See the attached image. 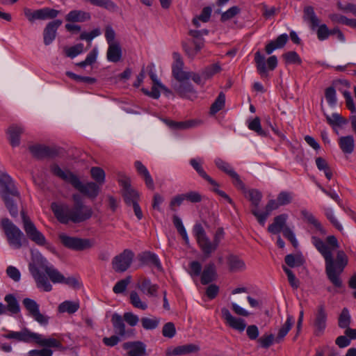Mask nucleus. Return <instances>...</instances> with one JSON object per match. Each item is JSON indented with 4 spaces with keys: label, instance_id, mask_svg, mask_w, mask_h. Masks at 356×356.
Segmentation results:
<instances>
[{
    "label": "nucleus",
    "instance_id": "24",
    "mask_svg": "<svg viewBox=\"0 0 356 356\" xmlns=\"http://www.w3.org/2000/svg\"><path fill=\"white\" fill-rule=\"evenodd\" d=\"M62 23V20L55 19L46 25L43 31V40L45 45H49L55 40L57 29Z\"/></svg>",
    "mask_w": 356,
    "mask_h": 356
},
{
    "label": "nucleus",
    "instance_id": "54",
    "mask_svg": "<svg viewBox=\"0 0 356 356\" xmlns=\"http://www.w3.org/2000/svg\"><path fill=\"white\" fill-rule=\"evenodd\" d=\"M83 51V44L81 43L77 44L74 46L64 48L65 55L70 58H74L77 55L82 53Z\"/></svg>",
    "mask_w": 356,
    "mask_h": 356
},
{
    "label": "nucleus",
    "instance_id": "6",
    "mask_svg": "<svg viewBox=\"0 0 356 356\" xmlns=\"http://www.w3.org/2000/svg\"><path fill=\"white\" fill-rule=\"evenodd\" d=\"M1 226L10 247L15 249H19L22 247L24 243H28L22 230L8 218H5L1 219Z\"/></svg>",
    "mask_w": 356,
    "mask_h": 356
},
{
    "label": "nucleus",
    "instance_id": "53",
    "mask_svg": "<svg viewBox=\"0 0 356 356\" xmlns=\"http://www.w3.org/2000/svg\"><path fill=\"white\" fill-rule=\"evenodd\" d=\"M326 119L332 126L341 127L348 123V120L338 113H333L331 116L326 115Z\"/></svg>",
    "mask_w": 356,
    "mask_h": 356
},
{
    "label": "nucleus",
    "instance_id": "64",
    "mask_svg": "<svg viewBox=\"0 0 356 356\" xmlns=\"http://www.w3.org/2000/svg\"><path fill=\"white\" fill-rule=\"evenodd\" d=\"M162 334L163 337L167 338H172L176 334L175 325L172 322L165 323L162 329Z\"/></svg>",
    "mask_w": 356,
    "mask_h": 356
},
{
    "label": "nucleus",
    "instance_id": "56",
    "mask_svg": "<svg viewBox=\"0 0 356 356\" xmlns=\"http://www.w3.org/2000/svg\"><path fill=\"white\" fill-rule=\"evenodd\" d=\"M286 64H300L302 60L298 54L294 51H288L282 55Z\"/></svg>",
    "mask_w": 356,
    "mask_h": 356
},
{
    "label": "nucleus",
    "instance_id": "27",
    "mask_svg": "<svg viewBox=\"0 0 356 356\" xmlns=\"http://www.w3.org/2000/svg\"><path fill=\"white\" fill-rule=\"evenodd\" d=\"M128 356H146V346L141 341H129L122 344Z\"/></svg>",
    "mask_w": 356,
    "mask_h": 356
},
{
    "label": "nucleus",
    "instance_id": "36",
    "mask_svg": "<svg viewBox=\"0 0 356 356\" xmlns=\"http://www.w3.org/2000/svg\"><path fill=\"white\" fill-rule=\"evenodd\" d=\"M216 266L213 263H209L204 266L201 275V283L207 284L216 279Z\"/></svg>",
    "mask_w": 356,
    "mask_h": 356
},
{
    "label": "nucleus",
    "instance_id": "2",
    "mask_svg": "<svg viewBox=\"0 0 356 356\" xmlns=\"http://www.w3.org/2000/svg\"><path fill=\"white\" fill-rule=\"evenodd\" d=\"M29 269L35 281L37 287L44 291H51L52 286L48 277L41 272V270L46 273L49 280L54 284L61 283L64 280V275L52 265H50L40 254L33 256L32 261L29 265Z\"/></svg>",
    "mask_w": 356,
    "mask_h": 356
},
{
    "label": "nucleus",
    "instance_id": "8",
    "mask_svg": "<svg viewBox=\"0 0 356 356\" xmlns=\"http://www.w3.org/2000/svg\"><path fill=\"white\" fill-rule=\"evenodd\" d=\"M21 216L23 222V228L27 236L33 242L39 245H43L46 243L44 236L36 228L35 225L31 220L30 218L26 214L25 211H21Z\"/></svg>",
    "mask_w": 356,
    "mask_h": 356
},
{
    "label": "nucleus",
    "instance_id": "30",
    "mask_svg": "<svg viewBox=\"0 0 356 356\" xmlns=\"http://www.w3.org/2000/svg\"><path fill=\"white\" fill-rule=\"evenodd\" d=\"M90 18L89 13L81 10H73L65 16V20L69 22H84Z\"/></svg>",
    "mask_w": 356,
    "mask_h": 356
},
{
    "label": "nucleus",
    "instance_id": "63",
    "mask_svg": "<svg viewBox=\"0 0 356 356\" xmlns=\"http://www.w3.org/2000/svg\"><path fill=\"white\" fill-rule=\"evenodd\" d=\"M325 97L331 106H334L337 104L336 91L334 87L330 86L325 89Z\"/></svg>",
    "mask_w": 356,
    "mask_h": 356
},
{
    "label": "nucleus",
    "instance_id": "61",
    "mask_svg": "<svg viewBox=\"0 0 356 356\" xmlns=\"http://www.w3.org/2000/svg\"><path fill=\"white\" fill-rule=\"evenodd\" d=\"M130 282H131V277L130 276H128L126 278L118 281L115 284V285L113 286V292L117 294L123 293L126 290L127 286L129 284Z\"/></svg>",
    "mask_w": 356,
    "mask_h": 356
},
{
    "label": "nucleus",
    "instance_id": "10",
    "mask_svg": "<svg viewBox=\"0 0 356 356\" xmlns=\"http://www.w3.org/2000/svg\"><path fill=\"white\" fill-rule=\"evenodd\" d=\"M190 164L196 170V172L201 177H202L204 179L207 181L211 185L215 187L213 188L214 192H216L220 196L225 199L230 204H234L232 200L224 191H220L218 188L219 184L210 176H209L204 171L202 165L201 159H192L190 160Z\"/></svg>",
    "mask_w": 356,
    "mask_h": 356
},
{
    "label": "nucleus",
    "instance_id": "17",
    "mask_svg": "<svg viewBox=\"0 0 356 356\" xmlns=\"http://www.w3.org/2000/svg\"><path fill=\"white\" fill-rule=\"evenodd\" d=\"M111 322L115 333L123 339L133 337L134 331L133 329H126L125 323L122 316L117 313L112 315Z\"/></svg>",
    "mask_w": 356,
    "mask_h": 356
},
{
    "label": "nucleus",
    "instance_id": "40",
    "mask_svg": "<svg viewBox=\"0 0 356 356\" xmlns=\"http://www.w3.org/2000/svg\"><path fill=\"white\" fill-rule=\"evenodd\" d=\"M301 215L303 217L305 221L309 224L313 225L314 227L320 232V234L322 235H325V230L312 213L306 209H302L301 211Z\"/></svg>",
    "mask_w": 356,
    "mask_h": 356
},
{
    "label": "nucleus",
    "instance_id": "21",
    "mask_svg": "<svg viewBox=\"0 0 356 356\" xmlns=\"http://www.w3.org/2000/svg\"><path fill=\"white\" fill-rule=\"evenodd\" d=\"M18 192L12 178L6 173H0V195H16Z\"/></svg>",
    "mask_w": 356,
    "mask_h": 356
},
{
    "label": "nucleus",
    "instance_id": "9",
    "mask_svg": "<svg viewBox=\"0 0 356 356\" xmlns=\"http://www.w3.org/2000/svg\"><path fill=\"white\" fill-rule=\"evenodd\" d=\"M60 11L50 8H43L33 10L28 8H24V14L27 19L33 23L35 20H47L56 18Z\"/></svg>",
    "mask_w": 356,
    "mask_h": 356
},
{
    "label": "nucleus",
    "instance_id": "13",
    "mask_svg": "<svg viewBox=\"0 0 356 356\" xmlns=\"http://www.w3.org/2000/svg\"><path fill=\"white\" fill-rule=\"evenodd\" d=\"M134 257V252L128 249L115 256L112 260V268L117 273L126 271L131 266Z\"/></svg>",
    "mask_w": 356,
    "mask_h": 356
},
{
    "label": "nucleus",
    "instance_id": "26",
    "mask_svg": "<svg viewBox=\"0 0 356 356\" xmlns=\"http://www.w3.org/2000/svg\"><path fill=\"white\" fill-rule=\"evenodd\" d=\"M136 286L142 293L149 297L158 296L159 285L152 284L147 277L140 278Z\"/></svg>",
    "mask_w": 356,
    "mask_h": 356
},
{
    "label": "nucleus",
    "instance_id": "7",
    "mask_svg": "<svg viewBox=\"0 0 356 356\" xmlns=\"http://www.w3.org/2000/svg\"><path fill=\"white\" fill-rule=\"evenodd\" d=\"M209 31L207 29L190 30L188 31L189 35L192 37V43L193 44L195 48L192 49L186 42H182V47L189 58H193L195 55L202 49L204 43V40L202 38V35H207Z\"/></svg>",
    "mask_w": 356,
    "mask_h": 356
},
{
    "label": "nucleus",
    "instance_id": "19",
    "mask_svg": "<svg viewBox=\"0 0 356 356\" xmlns=\"http://www.w3.org/2000/svg\"><path fill=\"white\" fill-rule=\"evenodd\" d=\"M221 314L225 323L231 328L240 332L244 331L246 327L245 321L241 318H236L232 315L228 309L223 307L221 309Z\"/></svg>",
    "mask_w": 356,
    "mask_h": 356
},
{
    "label": "nucleus",
    "instance_id": "14",
    "mask_svg": "<svg viewBox=\"0 0 356 356\" xmlns=\"http://www.w3.org/2000/svg\"><path fill=\"white\" fill-rule=\"evenodd\" d=\"M59 237L65 247L74 250L81 251L91 248L93 246L92 241L88 238L71 237L65 234H61Z\"/></svg>",
    "mask_w": 356,
    "mask_h": 356
},
{
    "label": "nucleus",
    "instance_id": "32",
    "mask_svg": "<svg viewBox=\"0 0 356 356\" xmlns=\"http://www.w3.org/2000/svg\"><path fill=\"white\" fill-rule=\"evenodd\" d=\"M122 56V47L120 43L111 44L108 45L106 57L108 61L113 63L119 62Z\"/></svg>",
    "mask_w": 356,
    "mask_h": 356
},
{
    "label": "nucleus",
    "instance_id": "25",
    "mask_svg": "<svg viewBox=\"0 0 356 356\" xmlns=\"http://www.w3.org/2000/svg\"><path fill=\"white\" fill-rule=\"evenodd\" d=\"M279 207H280V205L277 200H270L266 205L265 211L264 213H260L257 209H252L251 212L256 217L259 223L264 226L265 225L266 220L270 212L278 209Z\"/></svg>",
    "mask_w": 356,
    "mask_h": 356
},
{
    "label": "nucleus",
    "instance_id": "50",
    "mask_svg": "<svg viewBox=\"0 0 356 356\" xmlns=\"http://www.w3.org/2000/svg\"><path fill=\"white\" fill-rule=\"evenodd\" d=\"M140 322H141L143 327L145 330H154V329H156L159 326V325L160 323V319L157 317H153V318L143 317L140 319Z\"/></svg>",
    "mask_w": 356,
    "mask_h": 356
},
{
    "label": "nucleus",
    "instance_id": "51",
    "mask_svg": "<svg viewBox=\"0 0 356 356\" xmlns=\"http://www.w3.org/2000/svg\"><path fill=\"white\" fill-rule=\"evenodd\" d=\"M225 103V95L223 92H220L215 102L211 104L210 113L216 114L219 111L222 109Z\"/></svg>",
    "mask_w": 356,
    "mask_h": 356
},
{
    "label": "nucleus",
    "instance_id": "48",
    "mask_svg": "<svg viewBox=\"0 0 356 356\" xmlns=\"http://www.w3.org/2000/svg\"><path fill=\"white\" fill-rule=\"evenodd\" d=\"M129 300L131 304L135 308L140 309L141 310H146L148 307L147 304L145 302L142 301L140 297L135 291L130 293Z\"/></svg>",
    "mask_w": 356,
    "mask_h": 356
},
{
    "label": "nucleus",
    "instance_id": "41",
    "mask_svg": "<svg viewBox=\"0 0 356 356\" xmlns=\"http://www.w3.org/2000/svg\"><path fill=\"white\" fill-rule=\"evenodd\" d=\"M24 132V129L18 126H11L8 129L9 140L12 146H18L20 143V135Z\"/></svg>",
    "mask_w": 356,
    "mask_h": 356
},
{
    "label": "nucleus",
    "instance_id": "20",
    "mask_svg": "<svg viewBox=\"0 0 356 356\" xmlns=\"http://www.w3.org/2000/svg\"><path fill=\"white\" fill-rule=\"evenodd\" d=\"M29 149L33 156L38 159H42L46 157H54L58 155V151L56 148L42 145H34L29 147Z\"/></svg>",
    "mask_w": 356,
    "mask_h": 356
},
{
    "label": "nucleus",
    "instance_id": "31",
    "mask_svg": "<svg viewBox=\"0 0 356 356\" xmlns=\"http://www.w3.org/2000/svg\"><path fill=\"white\" fill-rule=\"evenodd\" d=\"M50 170L54 175L71 184H73L74 178L76 177V175L73 174L72 172L69 170H63L57 164L55 163L50 166Z\"/></svg>",
    "mask_w": 356,
    "mask_h": 356
},
{
    "label": "nucleus",
    "instance_id": "15",
    "mask_svg": "<svg viewBox=\"0 0 356 356\" xmlns=\"http://www.w3.org/2000/svg\"><path fill=\"white\" fill-rule=\"evenodd\" d=\"M73 181L72 186L88 197L95 199L99 195L100 187L97 183L90 181L84 184L77 176Z\"/></svg>",
    "mask_w": 356,
    "mask_h": 356
},
{
    "label": "nucleus",
    "instance_id": "44",
    "mask_svg": "<svg viewBox=\"0 0 356 356\" xmlns=\"http://www.w3.org/2000/svg\"><path fill=\"white\" fill-rule=\"evenodd\" d=\"M294 324L293 317L291 315H287L286 321L284 324L280 328L277 335L275 338V341L280 343L283 340L285 336L288 334Z\"/></svg>",
    "mask_w": 356,
    "mask_h": 356
},
{
    "label": "nucleus",
    "instance_id": "29",
    "mask_svg": "<svg viewBox=\"0 0 356 356\" xmlns=\"http://www.w3.org/2000/svg\"><path fill=\"white\" fill-rule=\"evenodd\" d=\"M287 218L288 216L285 213L275 217L273 222L268 226V231L273 234H277L282 232L283 229L286 227V222Z\"/></svg>",
    "mask_w": 356,
    "mask_h": 356
},
{
    "label": "nucleus",
    "instance_id": "34",
    "mask_svg": "<svg viewBox=\"0 0 356 356\" xmlns=\"http://www.w3.org/2000/svg\"><path fill=\"white\" fill-rule=\"evenodd\" d=\"M339 145L344 154H350L355 149V140L353 136H341L338 140Z\"/></svg>",
    "mask_w": 356,
    "mask_h": 356
},
{
    "label": "nucleus",
    "instance_id": "5",
    "mask_svg": "<svg viewBox=\"0 0 356 356\" xmlns=\"http://www.w3.org/2000/svg\"><path fill=\"white\" fill-rule=\"evenodd\" d=\"M197 244L206 257H210L217 250L221 241L224 238L225 232L222 227L216 231L213 241L207 236L203 227L200 224H196L193 229Z\"/></svg>",
    "mask_w": 356,
    "mask_h": 356
},
{
    "label": "nucleus",
    "instance_id": "22",
    "mask_svg": "<svg viewBox=\"0 0 356 356\" xmlns=\"http://www.w3.org/2000/svg\"><path fill=\"white\" fill-rule=\"evenodd\" d=\"M172 86L175 91L181 97L193 99L197 97L196 91L188 81H178Z\"/></svg>",
    "mask_w": 356,
    "mask_h": 356
},
{
    "label": "nucleus",
    "instance_id": "12",
    "mask_svg": "<svg viewBox=\"0 0 356 356\" xmlns=\"http://www.w3.org/2000/svg\"><path fill=\"white\" fill-rule=\"evenodd\" d=\"M118 181L122 187V195L128 206L134 202H138L139 194L131 187L130 179L122 174H119Z\"/></svg>",
    "mask_w": 356,
    "mask_h": 356
},
{
    "label": "nucleus",
    "instance_id": "60",
    "mask_svg": "<svg viewBox=\"0 0 356 356\" xmlns=\"http://www.w3.org/2000/svg\"><path fill=\"white\" fill-rule=\"evenodd\" d=\"M241 11V9L238 6H234L231 7L227 11L222 13L221 14L220 21L225 22L227 20H229L237 15Z\"/></svg>",
    "mask_w": 356,
    "mask_h": 356
},
{
    "label": "nucleus",
    "instance_id": "58",
    "mask_svg": "<svg viewBox=\"0 0 356 356\" xmlns=\"http://www.w3.org/2000/svg\"><path fill=\"white\" fill-rule=\"evenodd\" d=\"M339 326L341 328H348L350 324V316L348 309L343 308L339 318Z\"/></svg>",
    "mask_w": 356,
    "mask_h": 356
},
{
    "label": "nucleus",
    "instance_id": "42",
    "mask_svg": "<svg viewBox=\"0 0 356 356\" xmlns=\"http://www.w3.org/2000/svg\"><path fill=\"white\" fill-rule=\"evenodd\" d=\"M200 350V347L197 345L188 343L175 347L171 355H187L193 353H197Z\"/></svg>",
    "mask_w": 356,
    "mask_h": 356
},
{
    "label": "nucleus",
    "instance_id": "28",
    "mask_svg": "<svg viewBox=\"0 0 356 356\" xmlns=\"http://www.w3.org/2000/svg\"><path fill=\"white\" fill-rule=\"evenodd\" d=\"M1 198L3 199L6 207L8 210L10 214L15 218L18 216V208H17V203L20 201V194L18 192H17V194L13 195H7L4 196H1Z\"/></svg>",
    "mask_w": 356,
    "mask_h": 356
},
{
    "label": "nucleus",
    "instance_id": "3",
    "mask_svg": "<svg viewBox=\"0 0 356 356\" xmlns=\"http://www.w3.org/2000/svg\"><path fill=\"white\" fill-rule=\"evenodd\" d=\"M51 209L56 219L63 224H67L70 222L73 223H81L89 220L92 214V209L88 205H72L67 204H58L53 202Z\"/></svg>",
    "mask_w": 356,
    "mask_h": 356
},
{
    "label": "nucleus",
    "instance_id": "43",
    "mask_svg": "<svg viewBox=\"0 0 356 356\" xmlns=\"http://www.w3.org/2000/svg\"><path fill=\"white\" fill-rule=\"evenodd\" d=\"M229 268L232 272L243 270L245 268V262L238 256L230 254L227 257Z\"/></svg>",
    "mask_w": 356,
    "mask_h": 356
},
{
    "label": "nucleus",
    "instance_id": "35",
    "mask_svg": "<svg viewBox=\"0 0 356 356\" xmlns=\"http://www.w3.org/2000/svg\"><path fill=\"white\" fill-rule=\"evenodd\" d=\"M135 167L138 174L143 177L147 188L154 190V184L147 168L139 161L135 162Z\"/></svg>",
    "mask_w": 356,
    "mask_h": 356
},
{
    "label": "nucleus",
    "instance_id": "49",
    "mask_svg": "<svg viewBox=\"0 0 356 356\" xmlns=\"http://www.w3.org/2000/svg\"><path fill=\"white\" fill-rule=\"evenodd\" d=\"M90 174L92 178L95 180L97 184L102 185L105 182V172L99 167H92L90 169Z\"/></svg>",
    "mask_w": 356,
    "mask_h": 356
},
{
    "label": "nucleus",
    "instance_id": "39",
    "mask_svg": "<svg viewBox=\"0 0 356 356\" xmlns=\"http://www.w3.org/2000/svg\"><path fill=\"white\" fill-rule=\"evenodd\" d=\"M303 19L310 23L312 29H315L320 23L319 19L317 17L314 13V8L308 6L304 8Z\"/></svg>",
    "mask_w": 356,
    "mask_h": 356
},
{
    "label": "nucleus",
    "instance_id": "37",
    "mask_svg": "<svg viewBox=\"0 0 356 356\" xmlns=\"http://www.w3.org/2000/svg\"><path fill=\"white\" fill-rule=\"evenodd\" d=\"M287 34L279 35L276 40L270 41L266 45L265 50L267 54H270L275 49L282 48L288 41Z\"/></svg>",
    "mask_w": 356,
    "mask_h": 356
},
{
    "label": "nucleus",
    "instance_id": "38",
    "mask_svg": "<svg viewBox=\"0 0 356 356\" xmlns=\"http://www.w3.org/2000/svg\"><path fill=\"white\" fill-rule=\"evenodd\" d=\"M138 259L143 264L154 266L158 270H161V265L159 259L150 252H145L139 254Z\"/></svg>",
    "mask_w": 356,
    "mask_h": 356
},
{
    "label": "nucleus",
    "instance_id": "1",
    "mask_svg": "<svg viewBox=\"0 0 356 356\" xmlns=\"http://www.w3.org/2000/svg\"><path fill=\"white\" fill-rule=\"evenodd\" d=\"M312 242L325 259V273L330 282L336 287L343 286L340 278L345 267L348 265V259L343 250L337 252L336 259L334 260L333 252L339 248V243L334 236H329L326 241L313 236Z\"/></svg>",
    "mask_w": 356,
    "mask_h": 356
},
{
    "label": "nucleus",
    "instance_id": "11",
    "mask_svg": "<svg viewBox=\"0 0 356 356\" xmlns=\"http://www.w3.org/2000/svg\"><path fill=\"white\" fill-rule=\"evenodd\" d=\"M254 62L257 72L261 77L268 76V68L270 70H273L277 65V58L275 56H270L266 63L265 56L259 51L254 54Z\"/></svg>",
    "mask_w": 356,
    "mask_h": 356
},
{
    "label": "nucleus",
    "instance_id": "57",
    "mask_svg": "<svg viewBox=\"0 0 356 356\" xmlns=\"http://www.w3.org/2000/svg\"><path fill=\"white\" fill-rule=\"evenodd\" d=\"M173 223L175 227L177 228L178 232L180 234L183 239L185 241L186 243H188V237L186 231L182 224L181 220L177 216H174Z\"/></svg>",
    "mask_w": 356,
    "mask_h": 356
},
{
    "label": "nucleus",
    "instance_id": "62",
    "mask_svg": "<svg viewBox=\"0 0 356 356\" xmlns=\"http://www.w3.org/2000/svg\"><path fill=\"white\" fill-rule=\"evenodd\" d=\"M215 164L218 167V169L223 171L225 173L228 175L229 177L232 173L234 172V170L232 168V166L227 162H226L220 159H216Z\"/></svg>",
    "mask_w": 356,
    "mask_h": 356
},
{
    "label": "nucleus",
    "instance_id": "55",
    "mask_svg": "<svg viewBox=\"0 0 356 356\" xmlns=\"http://www.w3.org/2000/svg\"><path fill=\"white\" fill-rule=\"evenodd\" d=\"M221 67L218 63H215L207 67L202 72V78L204 79H210L214 74L220 72Z\"/></svg>",
    "mask_w": 356,
    "mask_h": 356
},
{
    "label": "nucleus",
    "instance_id": "16",
    "mask_svg": "<svg viewBox=\"0 0 356 356\" xmlns=\"http://www.w3.org/2000/svg\"><path fill=\"white\" fill-rule=\"evenodd\" d=\"M174 63L172 66L173 77L178 81H188L190 79V72L183 70L184 62L179 53L172 54Z\"/></svg>",
    "mask_w": 356,
    "mask_h": 356
},
{
    "label": "nucleus",
    "instance_id": "45",
    "mask_svg": "<svg viewBox=\"0 0 356 356\" xmlns=\"http://www.w3.org/2000/svg\"><path fill=\"white\" fill-rule=\"evenodd\" d=\"M84 2L90 3L93 6L104 8L109 11H115L117 5L111 0H82Z\"/></svg>",
    "mask_w": 356,
    "mask_h": 356
},
{
    "label": "nucleus",
    "instance_id": "33",
    "mask_svg": "<svg viewBox=\"0 0 356 356\" xmlns=\"http://www.w3.org/2000/svg\"><path fill=\"white\" fill-rule=\"evenodd\" d=\"M163 122L173 130H184L195 127L197 122L195 120H187L176 122L168 119L163 120Z\"/></svg>",
    "mask_w": 356,
    "mask_h": 356
},
{
    "label": "nucleus",
    "instance_id": "47",
    "mask_svg": "<svg viewBox=\"0 0 356 356\" xmlns=\"http://www.w3.org/2000/svg\"><path fill=\"white\" fill-rule=\"evenodd\" d=\"M7 303V309L12 314H17L20 311V307L16 298L13 294H8L4 298Z\"/></svg>",
    "mask_w": 356,
    "mask_h": 356
},
{
    "label": "nucleus",
    "instance_id": "23",
    "mask_svg": "<svg viewBox=\"0 0 356 356\" xmlns=\"http://www.w3.org/2000/svg\"><path fill=\"white\" fill-rule=\"evenodd\" d=\"M327 314L324 305H320L317 308L314 320V334L316 336L321 335L326 327Z\"/></svg>",
    "mask_w": 356,
    "mask_h": 356
},
{
    "label": "nucleus",
    "instance_id": "18",
    "mask_svg": "<svg viewBox=\"0 0 356 356\" xmlns=\"http://www.w3.org/2000/svg\"><path fill=\"white\" fill-rule=\"evenodd\" d=\"M22 303L29 315L37 322L41 325H47L48 323V317L40 312L39 305L34 300L26 298L23 300Z\"/></svg>",
    "mask_w": 356,
    "mask_h": 356
},
{
    "label": "nucleus",
    "instance_id": "4",
    "mask_svg": "<svg viewBox=\"0 0 356 356\" xmlns=\"http://www.w3.org/2000/svg\"><path fill=\"white\" fill-rule=\"evenodd\" d=\"M3 337L26 343L35 341L40 346L63 348L62 343L58 340L51 337L44 338L42 334L31 332L26 328H24L19 332L8 331L7 334H3Z\"/></svg>",
    "mask_w": 356,
    "mask_h": 356
},
{
    "label": "nucleus",
    "instance_id": "46",
    "mask_svg": "<svg viewBox=\"0 0 356 356\" xmlns=\"http://www.w3.org/2000/svg\"><path fill=\"white\" fill-rule=\"evenodd\" d=\"M79 302L67 300L59 305L58 312L60 313L67 312L68 314H74L79 309Z\"/></svg>",
    "mask_w": 356,
    "mask_h": 356
},
{
    "label": "nucleus",
    "instance_id": "52",
    "mask_svg": "<svg viewBox=\"0 0 356 356\" xmlns=\"http://www.w3.org/2000/svg\"><path fill=\"white\" fill-rule=\"evenodd\" d=\"M246 197L251 202L252 204L254 207V209H257L261 202L262 195L261 192L256 189H251L248 191Z\"/></svg>",
    "mask_w": 356,
    "mask_h": 356
},
{
    "label": "nucleus",
    "instance_id": "59",
    "mask_svg": "<svg viewBox=\"0 0 356 356\" xmlns=\"http://www.w3.org/2000/svg\"><path fill=\"white\" fill-rule=\"evenodd\" d=\"M284 261L285 263L291 268L300 266L304 262V260L300 256H295L293 254L286 255Z\"/></svg>",
    "mask_w": 356,
    "mask_h": 356
}]
</instances>
